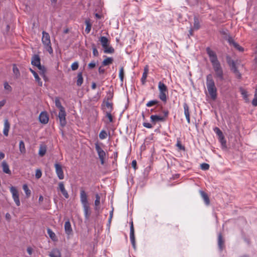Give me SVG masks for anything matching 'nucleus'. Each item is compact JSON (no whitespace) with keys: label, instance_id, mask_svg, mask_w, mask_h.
I'll list each match as a JSON object with an SVG mask.
<instances>
[{"label":"nucleus","instance_id":"obj_1","mask_svg":"<svg viewBox=\"0 0 257 257\" xmlns=\"http://www.w3.org/2000/svg\"><path fill=\"white\" fill-rule=\"evenodd\" d=\"M206 51L209 56L210 61L215 72V77L216 80L220 81L223 80L224 76L223 70L217 59L215 52L212 50L209 47L206 48Z\"/></svg>","mask_w":257,"mask_h":257},{"label":"nucleus","instance_id":"obj_2","mask_svg":"<svg viewBox=\"0 0 257 257\" xmlns=\"http://www.w3.org/2000/svg\"><path fill=\"white\" fill-rule=\"evenodd\" d=\"M80 200L83 207L85 218L86 220H88L91 215V211L90 207V203L88 200V196L83 189L80 190Z\"/></svg>","mask_w":257,"mask_h":257},{"label":"nucleus","instance_id":"obj_3","mask_svg":"<svg viewBox=\"0 0 257 257\" xmlns=\"http://www.w3.org/2000/svg\"><path fill=\"white\" fill-rule=\"evenodd\" d=\"M206 86L211 98L212 100H215L217 95V88L211 74L207 75L206 76Z\"/></svg>","mask_w":257,"mask_h":257},{"label":"nucleus","instance_id":"obj_4","mask_svg":"<svg viewBox=\"0 0 257 257\" xmlns=\"http://www.w3.org/2000/svg\"><path fill=\"white\" fill-rule=\"evenodd\" d=\"M42 42L46 51L50 54H52L53 50L51 46L50 37L48 33L45 31L42 32Z\"/></svg>","mask_w":257,"mask_h":257},{"label":"nucleus","instance_id":"obj_5","mask_svg":"<svg viewBox=\"0 0 257 257\" xmlns=\"http://www.w3.org/2000/svg\"><path fill=\"white\" fill-rule=\"evenodd\" d=\"M158 89L159 91V98L163 102L167 101V95L168 90L167 86L162 81L158 83Z\"/></svg>","mask_w":257,"mask_h":257},{"label":"nucleus","instance_id":"obj_6","mask_svg":"<svg viewBox=\"0 0 257 257\" xmlns=\"http://www.w3.org/2000/svg\"><path fill=\"white\" fill-rule=\"evenodd\" d=\"M95 148L97 153L99 159H100L101 164L103 165L106 158V153L103 150L97 143L95 144Z\"/></svg>","mask_w":257,"mask_h":257},{"label":"nucleus","instance_id":"obj_7","mask_svg":"<svg viewBox=\"0 0 257 257\" xmlns=\"http://www.w3.org/2000/svg\"><path fill=\"white\" fill-rule=\"evenodd\" d=\"M10 192L12 194V197L17 206L21 204L19 199V194L17 189L14 186L10 187Z\"/></svg>","mask_w":257,"mask_h":257},{"label":"nucleus","instance_id":"obj_8","mask_svg":"<svg viewBox=\"0 0 257 257\" xmlns=\"http://www.w3.org/2000/svg\"><path fill=\"white\" fill-rule=\"evenodd\" d=\"M66 113L65 112V108L60 109L58 117L60 121V125L62 126H64L66 124Z\"/></svg>","mask_w":257,"mask_h":257},{"label":"nucleus","instance_id":"obj_9","mask_svg":"<svg viewBox=\"0 0 257 257\" xmlns=\"http://www.w3.org/2000/svg\"><path fill=\"white\" fill-rule=\"evenodd\" d=\"M130 240L134 248H136V241L135 237V229L133 222L131 221L130 226Z\"/></svg>","mask_w":257,"mask_h":257},{"label":"nucleus","instance_id":"obj_10","mask_svg":"<svg viewBox=\"0 0 257 257\" xmlns=\"http://www.w3.org/2000/svg\"><path fill=\"white\" fill-rule=\"evenodd\" d=\"M54 166L58 177L60 180L63 179L64 176L61 165L59 164L56 163Z\"/></svg>","mask_w":257,"mask_h":257},{"label":"nucleus","instance_id":"obj_11","mask_svg":"<svg viewBox=\"0 0 257 257\" xmlns=\"http://www.w3.org/2000/svg\"><path fill=\"white\" fill-rule=\"evenodd\" d=\"M58 188L65 198L67 199L69 198V194L65 188L63 182L59 183Z\"/></svg>","mask_w":257,"mask_h":257},{"label":"nucleus","instance_id":"obj_12","mask_svg":"<svg viewBox=\"0 0 257 257\" xmlns=\"http://www.w3.org/2000/svg\"><path fill=\"white\" fill-rule=\"evenodd\" d=\"M151 121L154 123L156 124L159 121H165V117L162 116L157 115H152L150 117Z\"/></svg>","mask_w":257,"mask_h":257},{"label":"nucleus","instance_id":"obj_13","mask_svg":"<svg viewBox=\"0 0 257 257\" xmlns=\"http://www.w3.org/2000/svg\"><path fill=\"white\" fill-rule=\"evenodd\" d=\"M183 108L184 110V114L185 115L186 118L187 120L188 123H190V112H189V106L186 103H184L183 104Z\"/></svg>","mask_w":257,"mask_h":257},{"label":"nucleus","instance_id":"obj_14","mask_svg":"<svg viewBox=\"0 0 257 257\" xmlns=\"http://www.w3.org/2000/svg\"><path fill=\"white\" fill-rule=\"evenodd\" d=\"M10 128V124L9 122L8 119H5L4 121V126L3 130L4 135L7 137L9 135V132Z\"/></svg>","mask_w":257,"mask_h":257},{"label":"nucleus","instance_id":"obj_15","mask_svg":"<svg viewBox=\"0 0 257 257\" xmlns=\"http://www.w3.org/2000/svg\"><path fill=\"white\" fill-rule=\"evenodd\" d=\"M49 255L50 257H61V253L59 249L55 248L51 250Z\"/></svg>","mask_w":257,"mask_h":257},{"label":"nucleus","instance_id":"obj_16","mask_svg":"<svg viewBox=\"0 0 257 257\" xmlns=\"http://www.w3.org/2000/svg\"><path fill=\"white\" fill-rule=\"evenodd\" d=\"M41 60L38 55H34L32 58L31 64L35 66H38L41 64Z\"/></svg>","mask_w":257,"mask_h":257},{"label":"nucleus","instance_id":"obj_17","mask_svg":"<svg viewBox=\"0 0 257 257\" xmlns=\"http://www.w3.org/2000/svg\"><path fill=\"white\" fill-rule=\"evenodd\" d=\"M199 193L201 197L203 199L205 204L206 205H209L210 204V199L207 194L202 190H200Z\"/></svg>","mask_w":257,"mask_h":257},{"label":"nucleus","instance_id":"obj_18","mask_svg":"<svg viewBox=\"0 0 257 257\" xmlns=\"http://www.w3.org/2000/svg\"><path fill=\"white\" fill-rule=\"evenodd\" d=\"M64 229L65 233L68 234L70 235L72 232V229L71 227V225L69 220L65 222L64 224Z\"/></svg>","mask_w":257,"mask_h":257},{"label":"nucleus","instance_id":"obj_19","mask_svg":"<svg viewBox=\"0 0 257 257\" xmlns=\"http://www.w3.org/2000/svg\"><path fill=\"white\" fill-rule=\"evenodd\" d=\"M40 121L43 123L46 124L48 122L49 118L45 112H41L39 115Z\"/></svg>","mask_w":257,"mask_h":257},{"label":"nucleus","instance_id":"obj_20","mask_svg":"<svg viewBox=\"0 0 257 257\" xmlns=\"http://www.w3.org/2000/svg\"><path fill=\"white\" fill-rule=\"evenodd\" d=\"M224 240L221 233L218 235V245L219 249L222 250L224 247Z\"/></svg>","mask_w":257,"mask_h":257},{"label":"nucleus","instance_id":"obj_21","mask_svg":"<svg viewBox=\"0 0 257 257\" xmlns=\"http://www.w3.org/2000/svg\"><path fill=\"white\" fill-rule=\"evenodd\" d=\"M3 171L6 174H11V171L9 169V166L6 161H3L2 163Z\"/></svg>","mask_w":257,"mask_h":257},{"label":"nucleus","instance_id":"obj_22","mask_svg":"<svg viewBox=\"0 0 257 257\" xmlns=\"http://www.w3.org/2000/svg\"><path fill=\"white\" fill-rule=\"evenodd\" d=\"M99 41L100 42L103 48L106 47V46H108V45H109L108 39L106 37L101 36L99 38Z\"/></svg>","mask_w":257,"mask_h":257},{"label":"nucleus","instance_id":"obj_23","mask_svg":"<svg viewBox=\"0 0 257 257\" xmlns=\"http://www.w3.org/2000/svg\"><path fill=\"white\" fill-rule=\"evenodd\" d=\"M30 71L31 72V73L33 74L35 80L38 83V84L39 86H42V81H41L40 78L39 77L38 74L32 69L30 68Z\"/></svg>","mask_w":257,"mask_h":257},{"label":"nucleus","instance_id":"obj_24","mask_svg":"<svg viewBox=\"0 0 257 257\" xmlns=\"http://www.w3.org/2000/svg\"><path fill=\"white\" fill-rule=\"evenodd\" d=\"M148 72H149L148 66H146L144 68V73L143 74V75H142V77L141 78V81L143 84H145V83L146 82Z\"/></svg>","mask_w":257,"mask_h":257},{"label":"nucleus","instance_id":"obj_25","mask_svg":"<svg viewBox=\"0 0 257 257\" xmlns=\"http://www.w3.org/2000/svg\"><path fill=\"white\" fill-rule=\"evenodd\" d=\"M37 67L40 70V74L42 76L45 80L46 79L45 76L46 68L44 66H42L41 64L37 66Z\"/></svg>","mask_w":257,"mask_h":257},{"label":"nucleus","instance_id":"obj_26","mask_svg":"<svg viewBox=\"0 0 257 257\" xmlns=\"http://www.w3.org/2000/svg\"><path fill=\"white\" fill-rule=\"evenodd\" d=\"M83 82V78L82 77V72H79L77 74V80L76 82L77 85L78 86H80Z\"/></svg>","mask_w":257,"mask_h":257},{"label":"nucleus","instance_id":"obj_27","mask_svg":"<svg viewBox=\"0 0 257 257\" xmlns=\"http://www.w3.org/2000/svg\"><path fill=\"white\" fill-rule=\"evenodd\" d=\"M200 28V23L198 18L195 16L194 17V25H193V29L195 30H197Z\"/></svg>","mask_w":257,"mask_h":257},{"label":"nucleus","instance_id":"obj_28","mask_svg":"<svg viewBox=\"0 0 257 257\" xmlns=\"http://www.w3.org/2000/svg\"><path fill=\"white\" fill-rule=\"evenodd\" d=\"M113 59L111 57H107L105 59H104L102 63V65L103 66H107L111 64L113 62Z\"/></svg>","mask_w":257,"mask_h":257},{"label":"nucleus","instance_id":"obj_29","mask_svg":"<svg viewBox=\"0 0 257 257\" xmlns=\"http://www.w3.org/2000/svg\"><path fill=\"white\" fill-rule=\"evenodd\" d=\"M47 233L52 240L55 241L56 240L55 233L50 228L47 229Z\"/></svg>","mask_w":257,"mask_h":257},{"label":"nucleus","instance_id":"obj_30","mask_svg":"<svg viewBox=\"0 0 257 257\" xmlns=\"http://www.w3.org/2000/svg\"><path fill=\"white\" fill-rule=\"evenodd\" d=\"M100 197L98 194H95V200L94 201V204H95V209L96 210H98V207L100 205Z\"/></svg>","mask_w":257,"mask_h":257},{"label":"nucleus","instance_id":"obj_31","mask_svg":"<svg viewBox=\"0 0 257 257\" xmlns=\"http://www.w3.org/2000/svg\"><path fill=\"white\" fill-rule=\"evenodd\" d=\"M85 23L86 25L85 31L87 34L90 33L91 28V24L89 20H86Z\"/></svg>","mask_w":257,"mask_h":257},{"label":"nucleus","instance_id":"obj_32","mask_svg":"<svg viewBox=\"0 0 257 257\" xmlns=\"http://www.w3.org/2000/svg\"><path fill=\"white\" fill-rule=\"evenodd\" d=\"M19 150L22 154H25L26 153V148L24 142L21 141L19 143Z\"/></svg>","mask_w":257,"mask_h":257},{"label":"nucleus","instance_id":"obj_33","mask_svg":"<svg viewBox=\"0 0 257 257\" xmlns=\"http://www.w3.org/2000/svg\"><path fill=\"white\" fill-rule=\"evenodd\" d=\"M103 48L104 49V52L105 53L112 54L114 52V49L111 46H109V45H108V46L104 47Z\"/></svg>","mask_w":257,"mask_h":257},{"label":"nucleus","instance_id":"obj_34","mask_svg":"<svg viewBox=\"0 0 257 257\" xmlns=\"http://www.w3.org/2000/svg\"><path fill=\"white\" fill-rule=\"evenodd\" d=\"M46 152V148L45 146H41L39 150V155L41 157L45 155Z\"/></svg>","mask_w":257,"mask_h":257},{"label":"nucleus","instance_id":"obj_35","mask_svg":"<svg viewBox=\"0 0 257 257\" xmlns=\"http://www.w3.org/2000/svg\"><path fill=\"white\" fill-rule=\"evenodd\" d=\"M224 39L227 40L230 45H232L233 46V44L236 43L234 41L233 38L229 34L226 35V36L224 37Z\"/></svg>","mask_w":257,"mask_h":257},{"label":"nucleus","instance_id":"obj_36","mask_svg":"<svg viewBox=\"0 0 257 257\" xmlns=\"http://www.w3.org/2000/svg\"><path fill=\"white\" fill-rule=\"evenodd\" d=\"M55 103L56 106L59 108V109H62L65 108L62 105L60 100L58 97H56L55 100Z\"/></svg>","mask_w":257,"mask_h":257},{"label":"nucleus","instance_id":"obj_37","mask_svg":"<svg viewBox=\"0 0 257 257\" xmlns=\"http://www.w3.org/2000/svg\"><path fill=\"white\" fill-rule=\"evenodd\" d=\"M23 189L24 190L27 197H30L31 192V190L29 189L28 186L26 184H24L23 186Z\"/></svg>","mask_w":257,"mask_h":257},{"label":"nucleus","instance_id":"obj_38","mask_svg":"<svg viewBox=\"0 0 257 257\" xmlns=\"http://www.w3.org/2000/svg\"><path fill=\"white\" fill-rule=\"evenodd\" d=\"M107 136V134L106 132L104 130H102L100 132L99 134V138L101 140H104L106 138Z\"/></svg>","mask_w":257,"mask_h":257},{"label":"nucleus","instance_id":"obj_39","mask_svg":"<svg viewBox=\"0 0 257 257\" xmlns=\"http://www.w3.org/2000/svg\"><path fill=\"white\" fill-rule=\"evenodd\" d=\"M231 70L232 71V72L234 73V74L235 75L236 77H237L238 78H241V74L239 72L236 67H234L231 68Z\"/></svg>","mask_w":257,"mask_h":257},{"label":"nucleus","instance_id":"obj_40","mask_svg":"<svg viewBox=\"0 0 257 257\" xmlns=\"http://www.w3.org/2000/svg\"><path fill=\"white\" fill-rule=\"evenodd\" d=\"M159 103V101L157 100H150L146 104V106L147 107H151L155 105L158 104Z\"/></svg>","mask_w":257,"mask_h":257},{"label":"nucleus","instance_id":"obj_41","mask_svg":"<svg viewBox=\"0 0 257 257\" xmlns=\"http://www.w3.org/2000/svg\"><path fill=\"white\" fill-rule=\"evenodd\" d=\"M119 77L120 79V81L122 82L123 81L124 77V69L123 67H121L120 68L119 72Z\"/></svg>","mask_w":257,"mask_h":257},{"label":"nucleus","instance_id":"obj_42","mask_svg":"<svg viewBox=\"0 0 257 257\" xmlns=\"http://www.w3.org/2000/svg\"><path fill=\"white\" fill-rule=\"evenodd\" d=\"M214 131L218 136V138L222 137V136H223L222 132L218 127H215L214 128Z\"/></svg>","mask_w":257,"mask_h":257},{"label":"nucleus","instance_id":"obj_43","mask_svg":"<svg viewBox=\"0 0 257 257\" xmlns=\"http://www.w3.org/2000/svg\"><path fill=\"white\" fill-rule=\"evenodd\" d=\"M240 92H241V94L242 95L243 98L245 100H248V95H247V91L245 90H244L242 88H241Z\"/></svg>","mask_w":257,"mask_h":257},{"label":"nucleus","instance_id":"obj_44","mask_svg":"<svg viewBox=\"0 0 257 257\" xmlns=\"http://www.w3.org/2000/svg\"><path fill=\"white\" fill-rule=\"evenodd\" d=\"M111 111H106L105 114V116L108 118L109 122L113 121V117L111 114Z\"/></svg>","mask_w":257,"mask_h":257},{"label":"nucleus","instance_id":"obj_45","mask_svg":"<svg viewBox=\"0 0 257 257\" xmlns=\"http://www.w3.org/2000/svg\"><path fill=\"white\" fill-rule=\"evenodd\" d=\"M200 168L203 170H208L209 169V165L207 163H202L200 165Z\"/></svg>","mask_w":257,"mask_h":257},{"label":"nucleus","instance_id":"obj_46","mask_svg":"<svg viewBox=\"0 0 257 257\" xmlns=\"http://www.w3.org/2000/svg\"><path fill=\"white\" fill-rule=\"evenodd\" d=\"M219 142L221 143L222 146L223 147H226V140H225L224 136L219 138Z\"/></svg>","mask_w":257,"mask_h":257},{"label":"nucleus","instance_id":"obj_47","mask_svg":"<svg viewBox=\"0 0 257 257\" xmlns=\"http://www.w3.org/2000/svg\"><path fill=\"white\" fill-rule=\"evenodd\" d=\"M13 72L16 75L17 77L19 76L20 75V72L19 69L17 68V67L14 65L13 66Z\"/></svg>","mask_w":257,"mask_h":257},{"label":"nucleus","instance_id":"obj_48","mask_svg":"<svg viewBox=\"0 0 257 257\" xmlns=\"http://www.w3.org/2000/svg\"><path fill=\"white\" fill-rule=\"evenodd\" d=\"M79 64L77 62L73 63L71 66L72 70H76L78 68Z\"/></svg>","mask_w":257,"mask_h":257},{"label":"nucleus","instance_id":"obj_49","mask_svg":"<svg viewBox=\"0 0 257 257\" xmlns=\"http://www.w3.org/2000/svg\"><path fill=\"white\" fill-rule=\"evenodd\" d=\"M105 105L107 108L109 109L108 111H111L113 109L112 103L109 102L108 101H106L105 103Z\"/></svg>","mask_w":257,"mask_h":257},{"label":"nucleus","instance_id":"obj_50","mask_svg":"<svg viewBox=\"0 0 257 257\" xmlns=\"http://www.w3.org/2000/svg\"><path fill=\"white\" fill-rule=\"evenodd\" d=\"M113 93H112L111 92V91H110V90L108 91L107 92V96H106V99H107V101L111 100L113 97Z\"/></svg>","mask_w":257,"mask_h":257},{"label":"nucleus","instance_id":"obj_51","mask_svg":"<svg viewBox=\"0 0 257 257\" xmlns=\"http://www.w3.org/2000/svg\"><path fill=\"white\" fill-rule=\"evenodd\" d=\"M36 178L39 179L42 176V172L40 169H37L35 174Z\"/></svg>","mask_w":257,"mask_h":257},{"label":"nucleus","instance_id":"obj_52","mask_svg":"<svg viewBox=\"0 0 257 257\" xmlns=\"http://www.w3.org/2000/svg\"><path fill=\"white\" fill-rule=\"evenodd\" d=\"M233 46L235 48L238 50L239 51H243V48L242 47L240 46L237 43H234Z\"/></svg>","mask_w":257,"mask_h":257},{"label":"nucleus","instance_id":"obj_53","mask_svg":"<svg viewBox=\"0 0 257 257\" xmlns=\"http://www.w3.org/2000/svg\"><path fill=\"white\" fill-rule=\"evenodd\" d=\"M4 88L6 90H8L9 91H11L12 90L11 86L9 84V83L7 82L4 83Z\"/></svg>","mask_w":257,"mask_h":257},{"label":"nucleus","instance_id":"obj_54","mask_svg":"<svg viewBox=\"0 0 257 257\" xmlns=\"http://www.w3.org/2000/svg\"><path fill=\"white\" fill-rule=\"evenodd\" d=\"M96 66V63L94 61H92L88 65V67L89 69H91L94 68Z\"/></svg>","mask_w":257,"mask_h":257},{"label":"nucleus","instance_id":"obj_55","mask_svg":"<svg viewBox=\"0 0 257 257\" xmlns=\"http://www.w3.org/2000/svg\"><path fill=\"white\" fill-rule=\"evenodd\" d=\"M176 146L180 150H185V147L183 146L180 141H178L176 144Z\"/></svg>","mask_w":257,"mask_h":257},{"label":"nucleus","instance_id":"obj_56","mask_svg":"<svg viewBox=\"0 0 257 257\" xmlns=\"http://www.w3.org/2000/svg\"><path fill=\"white\" fill-rule=\"evenodd\" d=\"M143 126H145V127H147L148 128H151L153 127L151 123H148V122H144Z\"/></svg>","mask_w":257,"mask_h":257},{"label":"nucleus","instance_id":"obj_57","mask_svg":"<svg viewBox=\"0 0 257 257\" xmlns=\"http://www.w3.org/2000/svg\"><path fill=\"white\" fill-rule=\"evenodd\" d=\"M93 50V54L94 56H98V52L97 50V49L94 47L92 49Z\"/></svg>","mask_w":257,"mask_h":257},{"label":"nucleus","instance_id":"obj_58","mask_svg":"<svg viewBox=\"0 0 257 257\" xmlns=\"http://www.w3.org/2000/svg\"><path fill=\"white\" fill-rule=\"evenodd\" d=\"M252 104L254 106H257V97L254 96V98L253 99L252 101Z\"/></svg>","mask_w":257,"mask_h":257},{"label":"nucleus","instance_id":"obj_59","mask_svg":"<svg viewBox=\"0 0 257 257\" xmlns=\"http://www.w3.org/2000/svg\"><path fill=\"white\" fill-rule=\"evenodd\" d=\"M6 219L8 221H10L11 219V215L9 213H7L5 215Z\"/></svg>","mask_w":257,"mask_h":257},{"label":"nucleus","instance_id":"obj_60","mask_svg":"<svg viewBox=\"0 0 257 257\" xmlns=\"http://www.w3.org/2000/svg\"><path fill=\"white\" fill-rule=\"evenodd\" d=\"M27 251L29 255H31L33 252V249L31 247L29 246L27 247Z\"/></svg>","mask_w":257,"mask_h":257},{"label":"nucleus","instance_id":"obj_61","mask_svg":"<svg viewBox=\"0 0 257 257\" xmlns=\"http://www.w3.org/2000/svg\"><path fill=\"white\" fill-rule=\"evenodd\" d=\"M98 72L100 74H103L105 72V69L102 68L101 66H100L98 69Z\"/></svg>","mask_w":257,"mask_h":257},{"label":"nucleus","instance_id":"obj_62","mask_svg":"<svg viewBox=\"0 0 257 257\" xmlns=\"http://www.w3.org/2000/svg\"><path fill=\"white\" fill-rule=\"evenodd\" d=\"M132 167L136 169L137 166V161L136 160H133L132 162Z\"/></svg>","mask_w":257,"mask_h":257},{"label":"nucleus","instance_id":"obj_63","mask_svg":"<svg viewBox=\"0 0 257 257\" xmlns=\"http://www.w3.org/2000/svg\"><path fill=\"white\" fill-rule=\"evenodd\" d=\"M6 103V100H3L2 101H0V109L4 106V105Z\"/></svg>","mask_w":257,"mask_h":257},{"label":"nucleus","instance_id":"obj_64","mask_svg":"<svg viewBox=\"0 0 257 257\" xmlns=\"http://www.w3.org/2000/svg\"><path fill=\"white\" fill-rule=\"evenodd\" d=\"M231 68L236 67L235 63L233 61H232L229 64Z\"/></svg>","mask_w":257,"mask_h":257}]
</instances>
